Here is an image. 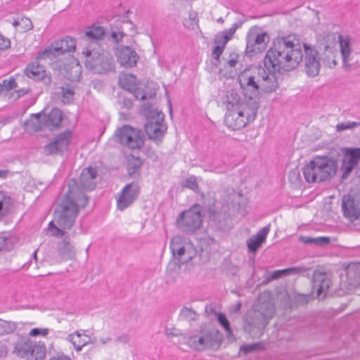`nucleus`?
Returning <instances> with one entry per match:
<instances>
[{
	"mask_svg": "<svg viewBox=\"0 0 360 360\" xmlns=\"http://www.w3.org/2000/svg\"><path fill=\"white\" fill-rule=\"evenodd\" d=\"M302 58L300 39L296 34H290L274 39L264 58V67L269 72L259 68L261 90L265 93L275 91L278 87L275 73L295 70Z\"/></svg>",
	"mask_w": 360,
	"mask_h": 360,
	"instance_id": "f257e3e1",
	"label": "nucleus"
},
{
	"mask_svg": "<svg viewBox=\"0 0 360 360\" xmlns=\"http://www.w3.org/2000/svg\"><path fill=\"white\" fill-rule=\"evenodd\" d=\"M86 205L87 199L79 192L76 182L71 180L65 198L58 204L55 210V220L58 226L53 221L49 224L52 236L63 237V241L58 245V254L63 259H72L75 255V246L70 236H75L76 232L73 231L68 233L65 230L72 228L79 210L84 208Z\"/></svg>",
	"mask_w": 360,
	"mask_h": 360,
	"instance_id": "f03ea898",
	"label": "nucleus"
},
{
	"mask_svg": "<svg viewBox=\"0 0 360 360\" xmlns=\"http://www.w3.org/2000/svg\"><path fill=\"white\" fill-rule=\"evenodd\" d=\"M276 311L270 292H264L258 297L253 308L244 317V330L252 338H259L274 317Z\"/></svg>",
	"mask_w": 360,
	"mask_h": 360,
	"instance_id": "7ed1b4c3",
	"label": "nucleus"
},
{
	"mask_svg": "<svg viewBox=\"0 0 360 360\" xmlns=\"http://www.w3.org/2000/svg\"><path fill=\"white\" fill-rule=\"evenodd\" d=\"M338 170V162L327 155H316L302 168L307 182L321 183L331 179Z\"/></svg>",
	"mask_w": 360,
	"mask_h": 360,
	"instance_id": "20e7f679",
	"label": "nucleus"
},
{
	"mask_svg": "<svg viewBox=\"0 0 360 360\" xmlns=\"http://www.w3.org/2000/svg\"><path fill=\"white\" fill-rule=\"evenodd\" d=\"M82 54L86 69L95 74H106L115 69L112 56L104 49H96L89 46L83 49Z\"/></svg>",
	"mask_w": 360,
	"mask_h": 360,
	"instance_id": "39448f33",
	"label": "nucleus"
},
{
	"mask_svg": "<svg viewBox=\"0 0 360 360\" xmlns=\"http://www.w3.org/2000/svg\"><path fill=\"white\" fill-rule=\"evenodd\" d=\"M143 112L147 118L144 129L148 139L153 141L157 145L160 144L167 129L164 122V114L153 109L150 104L143 105Z\"/></svg>",
	"mask_w": 360,
	"mask_h": 360,
	"instance_id": "423d86ee",
	"label": "nucleus"
},
{
	"mask_svg": "<svg viewBox=\"0 0 360 360\" xmlns=\"http://www.w3.org/2000/svg\"><path fill=\"white\" fill-rule=\"evenodd\" d=\"M259 68L245 70L238 75V80L243 89L244 97L250 100V104L256 103L259 108V89L260 88Z\"/></svg>",
	"mask_w": 360,
	"mask_h": 360,
	"instance_id": "0eeeda50",
	"label": "nucleus"
},
{
	"mask_svg": "<svg viewBox=\"0 0 360 360\" xmlns=\"http://www.w3.org/2000/svg\"><path fill=\"white\" fill-rule=\"evenodd\" d=\"M258 109L259 108L256 107V103H253L250 104L248 108L227 110L224 122L229 128L233 130H240L249 122L255 120Z\"/></svg>",
	"mask_w": 360,
	"mask_h": 360,
	"instance_id": "6e6552de",
	"label": "nucleus"
},
{
	"mask_svg": "<svg viewBox=\"0 0 360 360\" xmlns=\"http://www.w3.org/2000/svg\"><path fill=\"white\" fill-rule=\"evenodd\" d=\"M202 212L203 207L199 204L182 212L176 220L178 227L186 233H193L202 226L204 217Z\"/></svg>",
	"mask_w": 360,
	"mask_h": 360,
	"instance_id": "1a4fd4ad",
	"label": "nucleus"
},
{
	"mask_svg": "<svg viewBox=\"0 0 360 360\" xmlns=\"http://www.w3.org/2000/svg\"><path fill=\"white\" fill-rule=\"evenodd\" d=\"M63 119L61 110L57 108H53L48 114L41 112L37 114H32V118L25 122V125L32 127V130L34 131H41L44 127L50 130H54L57 128Z\"/></svg>",
	"mask_w": 360,
	"mask_h": 360,
	"instance_id": "9d476101",
	"label": "nucleus"
},
{
	"mask_svg": "<svg viewBox=\"0 0 360 360\" xmlns=\"http://www.w3.org/2000/svg\"><path fill=\"white\" fill-rule=\"evenodd\" d=\"M46 349L44 344L34 343L29 338L22 337L14 343L13 352L18 357L27 358V360H44Z\"/></svg>",
	"mask_w": 360,
	"mask_h": 360,
	"instance_id": "9b49d317",
	"label": "nucleus"
},
{
	"mask_svg": "<svg viewBox=\"0 0 360 360\" xmlns=\"http://www.w3.org/2000/svg\"><path fill=\"white\" fill-rule=\"evenodd\" d=\"M115 139L121 145L136 150L143 147L145 136L140 129L124 124L116 130Z\"/></svg>",
	"mask_w": 360,
	"mask_h": 360,
	"instance_id": "f8f14e48",
	"label": "nucleus"
},
{
	"mask_svg": "<svg viewBox=\"0 0 360 360\" xmlns=\"http://www.w3.org/2000/svg\"><path fill=\"white\" fill-rule=\"evenodd\" d=\"M270 37L258 26L252 27L246 35L245 53L249 57L262 53L266 48Z\"/></svg>",
	"mask_w": 360,
	"mask_h": 360,
	"instance_id": "ddd939ff",
	"label": "nucleus"
},
{
	"mask_svg": "<svg viewBox=\"0 0 360 360\" xmlns=\"http://www.w3.org/2000/svg\"><path fill=\"white\" fill-rule=\"evenodd\" d=\"M76 49V40L75 38L66 37L65 38L53 42L38 55L37 59H53L65 52L74 51Z\"/></svg>",
	"mask_w": 360,
	"mask_h": 360,
	"instance_id": "4468645a",
	"label": "nucleus"
},
{
	"mask_svg": "<svg viewBox=\"0 0 360 360\" xmlns=\"http://www.w3.org/2000/svg\"><path fill=\"white\" fill-rule=\"evenodd\" d=\"M300 44H301L300 42ZM302 45V44H300ZM304 62V71L308 77H315L319 75L321 68V62L319 52L314 46L304 43L301 46Z\"/></svg>",
	"mask_w": 360,
	"mask_h": 360,
	"instance_id": "2eb2a0df",
	"label": "nucleus"
},
{
	"mask_svg": "<svg viewBox=\"0 0 360 360\" xmlns=\"http://www.w3.org/2000/svg\"><path fill=\"white\" fill-rule=\"evenodd\" d=\"M97 170L94 167H89L87 168H84L79 176V186L77 181L75 179H71L68 181L66 188L65 190L64 195L61 198V200L65 198L66 192L68 190V184L71 180H74L77 186V188L79 192L87 199V202H89L88 197L84 193V191H92L96 186V179H97Z\"/></svg>",
	"mask_w": 360,
	"mask_h": 360,
	"instance_id": "dca6fc26",
	"label": "nucleus"
},
{
	"mask_svg": "<svg viewBox=\"0 0 360 360\" xmlns=\"http://www.w3.org/2000/svg\"><path fill=\"white\" fill-rule=\"evenodd\" d=\"M72 132L67 130L58 134L51 142L43 147V153L46 155H62L67 150L71 138Z\"/></svg>",
	"mask_w": 360,
	"mask_h": 360,
	"instance_id": "f3484780",
	"label": "nucleus"
},
{
	"mask_svg": "<svg viewBox=\"0 0 360 360\" xmlns=\"http://www.w3.org/2000/svg\"><path fill=\"white\" fill-rule=\"evenodd\" d=\"M170 249L174 257L177 259L181 264L188 263L197 254L196 249L190 243L181 245L178 241L172 240L170 243Z\"/></svg>",
	"mask_w": 360,
	"mask_h": 360,
	"instance_id": "a211bd4d",
	"label": "nucleus"
},
{
	"mask_svg": "<svg viewBox=\"0 0 360 360\" xmlns=\"http://www.w3.org/2000/svg\"><path fill=\"white\" fill-rule=\"evenodd\" d=\"M321 37L324 43L323 44V52L319 57L320 61L321 60L325 65L330 68H333L338 64L335 57L334 47L331 46L335 41V35L334 33H324Z\"/></svg>",
	"mask_w": 360,
	"mask_h": 360,
	"instance_id": "6ab92c4d",
	"label": "nucleus"
},
{
	"mask_svg": "<svg viewBox=\"0 0 360 360\" xmlns=\"http://www.w3.org/2000/svg\"><path fill=\"white\" fill-rule=\"evenodd\" d=\"M139 194V186L136 183L127 184L122 190L117 200V207L119 210H124L129 207Z\"/></svg>",
	"mask_w": 360,
	"mask_h": 360,
	"instance_id": "aec40b11",
	"label": "nucleus"
},
{
	"mask_svg": "<svg viewBox=\"0 0 360 360\" xmlns=\"http://www.w3.org/2000/svg\"><path fill=\"white\" fill-rule=\"evenodd\" d=\"M332 284L331 275L324 271H315L313 274L312 289L317 296L324 298L328 293Z\"/></svg>",
	"mask_w": 360,
	"mask_h": 360,
	"instance_id": "412c9836",
	"label": "nucleus"
},
{
	"mask_svg": "<svg viewBox=\"0 0 360 360\" xmlns=\"http://www.w3.org/2000/svg\"><path fill=\"white\" fill-rule=\"evenodd\" d=\"M342 210L344 216L354 221L360 218V202L351 194L345 195L342 198Z\"/></svg>",
	"mask_w": 360,
	"mask_h": 360,
	"instance_id": "4be33fe9",
	"label": "nucleus"
},
{
	"mask_svg": "<svg viewBox=\"0 0 360 360\" xmlns=\"http://www.w3.org/2000/svg\"><path fill=\"white\" fill-rule=\"evenodd\" d=\"M338 42L342 59V68L346 72H349L351 70L349 61L351 60L350 56L352 52V38L349 35L339 34Z\"/></svg>",
	"mask_w": 360,
	"mask_h": 360,
	"instance_id": "5701e85b",
	"label": "nucleus"
},
{
	"mask_svg": "<svg viewBox=\"0 0 360 360\" xmlns=\"http://www.w3.org/2000/svg\"><path fill=\"white\" fill-rule=\"evenodd\" d=\"M360 160V148H353L343 159L341 170L342 179H347L353 169L358 165Z\"/></svg>",
	"mask_w": 360,
	"mask_h": 360,
	"instance_id": "b1692460",
	"label": "nucleus"
},
{
	"mask_svg": "<svg viewBox=\"0 0 360 360\" xmlns=\"http://www.w3.org/2000/svg\"><path fill=\"white\" fill-rule=\"evenodd\" d=\"M139 58L136 52L129 46L122 47L117 54L118 62L125 68L136 66Z\"/></svg>",
	"mask_w": 360,
	"mask_h": 360,
	"instance_id": "393cba45",
	"label": "nucleus"
},
{
	"mask_svg": "<svg viewBox=\"0 0 360 360\" xmlns=\"http://www.w3.org/2000/svg\"><path fill=\"white\" fill-rule=\"evenodd\" d=\"M250 100H242L241 96L236 89H231L226 91L224 103L226 104L227 110L236 108H248L250 105Z\"/></svg>",
	"mask_w": 360,
	"mask_h": 360,
	"instance_id": "a878e982",
	"label": "nucleus"
},
{
	"mask_svg": "<svg viewBox=\"0 0 360 360\" xmlns=\"http://www.w3.org/2000/svg\"><path fill=\"white\" fill-rule=\"evenodd\" d=\"M200 332L207 348L217 349L222 342V335L215 328H200Z\"/></svg>",
	"mask_w": 360,
	"mask_h": 360,
	"instance_id": "bb28decb",
	"label": "nucleus"
},
{
	"mask_svg": "<svg viewBox=\"0 0 360 360\" xmlns=\"http://www.w3.org/2000/svg\"><path fill=\"white\" fill-rule=\"evenodd\" d=\"M269 230V226H264L247 240V246L250 252L255 253L258 250L262 243L265 242Z\"/></svg>",
	"mask_w": 360,
	"mask_h": 360,
	"instance_id": "cd10ccee",
	"label": "nucleus"
},
{
	"mask_svg": "<svg viewBox=\"0 0 360 360\" xmlns=\"http://www.w3.org/2000/svg\"><path fill=\"white\" fill-rule=\"evenodd\" d=\"M37 60H39L37 59ZM25 72L29 78L34 80H46L44 68L39 63V61L28 64Z\"/></svg>",
	"mask_w": 360,
	"mask_h": 360,
	"instance_id": "c85d7f7f",
	"label": "nucleus"
},
{
	"mask_svg": "<svg viewBox=\"0 0 360 360\" xmlns=\"http://www.w3.org/2000/svg\"><path fill=\"white\" fill-rule=\"evenodd\" d=\"M345 271L349 285L352 288L360 286V263L349 264Z\"/></svg>",
	"mask_w": 360,
	"mask_h": 360,
	"instance_id": "c756f323",
	"label": "nucleus"
},
{
	"mask_svg": "<svg viewBox=\"0 0 360 360\" xmlns=\"http://www.w3.org/2000/svg\"><path fill=\"white\" fill-rule=\"evenodd\" d=\"M90 338L84 335L79 331H75L73 334L68 336V340L73 345L77 351H81L82 347L87 345L89 342Z\"/></svg>",
	"mask_w": 360,
	"mask_h": 360,
	"instance_id": "7c9ffc66",
	"label": "nucleus"
},
{
	"mask_svg": "<svg viewBox=\"0 0 360 360\" xmlns=\"http://www.w3.org/2000/svg\"><path fill=\"white\" fill-rule=\"evenodd\" d=\"M13 206L11 198L5 192L0 191V219H2L10 212Z\"/></svg>",
	"mask_w": 360,
	"mask_h": 360,
	"instance_id": "2f4dec72",
	"label": "nucleus"
},
{
	"mask_svg": "<svg viewBox=\"0 0 360 360\" xmlns=\"http://www.w3.org/2000/svg\"><path fill=\"white\" fill-rule=\"evenodd\" d=\"M299 241L304 244H314L317 246L325 247L330 244V238L328 236L312 238L307 236H300L299 237Z\"/></svg>",
	"mask_w": 360,
	"mask_h": 360,
	"instance_id": "473e14b6",
	"label": "nucleus"
},
{
	"mask_svg": "<svg viewBox=\"0 0 360 360\" xmlns=\"http://www.w3.org/2000/svg\"><path fill=\"white\" fill-rule=\"evenodd\" d=\"M187 344L197 351H202L207 348L200 330L197 335L189 336L187 339Z\"/></svg>",
	"mask_w": 360,
	"mask_h": 360,
	"instance_id": "72a5a7b5",
	"label": "nucleus"
},
{
	"mask_svg": "<svg viewBox=\"0 0 360 360\" xmlns=\"http://www.w3.org/2000/svg\"><path fill=\"white\" fill-rule=\"evenodd\" d=\"M120 84L122 89L131 91L136 86V76L132 74L122 73L120 77Z\"/></svg>",
	"mask_w": 360,
	"mask_h": 360,
	"instance_id": "f704fd0d",
	"label": "nucleus"
},
{
	"mask_svg": "<svg viewBox=\"0 0 360 360\" xmlns=\"http://www.w3.org/2000/svg\"><path fill=\"white\" fill-rule=\"evenodd\" d=\"M105 29L103 27L100 25H92L86 30L84 34L85 37L89 39L98 40L102 39L105 34Z\"/></svg>",
	"mask_w": 360,
	"mask_h": 360,
	"instance_id": "c9c22d12",
	"label": "nucleus"
},
{
	"mask_svg": "<svg viewBox=\"0 0 360 360\" xmlns=\"http://www.w3.org/2000/svg\"><path fill=\"white\" fill-rule=\"evenodd\" d=\"M179 317L187 321H195L198 318V314L195 311L187 307H183L179 312Z\"/></svg>",
	"mask_w": 360,
	"mask_h": 360,
	"instance_id": "e433bc0d",
	"label": "nucleus"
},
{
	"mask_svg": "<svg viewBox=\"0 0 360 360\" xmlns=\"http://www.w3.org/2000/svg\"><path fill=\"white\" fill-rule=\"evenodd\" d=\"M264 349L263 342H258L256 343L243 345L240 347V352L243 354H248L255 351H262Z\"/></svg>",
	"mask_w": 360,
	"mask_h": 360,
	"instance_id": "4c0bfd02",
	"label": "nucleus"
},
{
	"mask_svg": "<svg viewBox=\"0 0 360 360\" xmlns=\"http://www.w3.org/2000/svg\"><path fill=\"white\" fill-rule=\"evenodd\" d=\"M285 271H286L285 269H284L276 270L272 273H269L267 275V276L264 278V280L262 281V284L266 285L269 283H270L271 281L276 280L281 277L287 276V274H286Z\"/></svg>",
	"mask_w": 360,
	"mask_h": 360,
	"instance_id": "58836bf2",
	"label": "nucleus"
},
{
	"mask_svg": "<svg viewBox=\"0 0 360 360\" xmlns=\"http://www.w3.org/2000/svg\"><path fill=\"white\" fill-rule=\"evenodd\" d=\"M62 101L64 103H69L74 98V89L68 86L61 87Z\"/></svg>",
	"mask_w": 360,
	"mask_h": 360,
	"instance_id": "ea45409f",
	"label": "nucleus"
},
{
	"mask_svg": "<svg viewBox=\"0 0 360 360\" xmlns=\"http://www.w3.org/2000/svg\"><path fill=\"white\" fill-rule=\"evenodd\" d=\"M141 166V162L139 159L133 162H129L127 167L128 174L131 177L135 178L139 175V171Z\"/></svg>",
	"mask_w": 360,
	"mask_h": 360,
	"instance_id": "a19ab883",
	"label": "nucleus"
},
{
	"mask_svg": "<svg viewBox=\"0 0 360 360\" xmlns=\"http://www.w3.org/2000/svg\"><path fill=\"white\" fill-rule=\"evenodd\" d=\"M291 301L292 304L296 307L304 305L309 302V295L295 293L291 299Z\"/></svg>",
	"mask_w": 360,
	"mask_h": 360,
	"instance_id": "79ce46f5",
	"label": "nucleus"
},
{
	"mask_svg": "<svg viewBox=\"0 0 360 360\" xmlns=\"http://www.w3.org/2000/svg\"><path fill=\"white\" fill-rule=\"evenodd\" d=\"M360 127V122L347 121L345 122L338 123L335 128L338 132H340L347 129H353Z\"/></svg>",
	"mask_w": 360,
	"mask_h": 360,
	"instance_id": "37998d69",
	"label": "nucleus"
},
{
	"mask_svg": "<svg viewBox=\"0 0 360 360\" xmlns=\"http://www.w3.org/2000/svg\"><path fill=\"white\" fill-rule=\"evenodd\" d=\"M217 321H218L219 323L226 330L228 335H229L230 334L232 333L231 326H230V323L228 321V319L224 314L219 313L217 314Z\"/></svg>",
	"mask_w": 360,
	"mask_h": 360,
	"instance_id": "c03bdc74",
	"label": "nucleus"
},
{
	"mask_svg": "<svg viewBox=\"0 0 360 360\" xmlns=\"http://www.w3.org/2000/svg\"><path fill=\"white\" fill-rule=\"evenodd\" d=\"M125 35L122 27H116L115 28H111L110 37L115 43H119Z\"/></svg>",
	"mask_w": 360,
	"mask_h": 360,
	"instance_id": "a18cd8bd",
	"label": "nucleus"
},
{
	"mask_svg": "<svg viewBox=\"0 0 360 360\" xmlns=\"http://www.w3.org/2000/svg\"><path fill=\"white\" fill-rule=\"evenodd\" d=\"M311 269L305 266H292L285 269L287 276L289 275H305V273L309 271Z\"/></svg>",
	"mask_w": 360,
	"mask_h": 360,
	"instance_id": "49530a36",
	"label": "nucleus"
},
{
	"mask_svg": "<svg viewBox=\"0 0 360 360\" xmlns=\"http://www.w3.org/2000/svg\"><path fill=\"white\" fill-rule=\"evenodd\" d=\"M242 25V22H238L233 24L231 27L228 30H224V31L219 32L224 38H229V41L231 39V37L234 34L236 30L240 27Z\"/></svg>",
	"mask_w": 360,
	"mask_h": 360,
	"instance_id": "de8ad7c7",
	"label": "nucleus"
},
{
	"mask_svg": "<svg viewBox=\"0 0 360 360\" xmlns=\"http://www.w3.org/2000/svg\"><path fill=\"white\" fill-rule=\"evenodd\" d=\"M0 85L2 87V91H8L17 87L15 79L13 77L9 79H4L1 84L0 83Z\"/></svg>",
	"mask_w": 360,
	"mask_h": 360,
	"instance_id": "09e8293b",
	"label": "nucleus"
},
{
	"mask_svg": "<svg viewBox=\"0 0 360 360\" xmlns=\"http://www.w3.org/2000/svg\"><path fill=\"white\" fill-rule=\"evenodd\" d=\"M13 329L10 322L0 319V336L11 333Z\"/></svg>",
	"mask_w": 360,
	"mask_h": 360,
	"instance_id": "8fccbe9b",
	"label": "nucleus"
},
{
	"mask_svg": "<svg viewBox=\"0 0 360 360\" xmlns=\"http://www.w3.org/2000/svg\"><path fill=\"white\" fill-rule=\"evenodd\" d=\"M183 186L184 187L192 189L193 191H195L198 188V184L197 182L196 177L195 176H191L187 178L184 183Z\"/></svg>",
	"mask_w": 360,
	"mask_h": 360,
	"instance_id": "3c124183",
	"label": "nucleus"
},
{
	"mask_svg": "<svg viewBox=\"0 0 360 360\" xmlns=\"http://www.w3.org/2000/svg\"><path fill=\"white\" fill-rule=\"evenodd\" d=\"M131 91L133 92V94L136 99L144 101L148 97H149V98L152 97L151 94H150L149 96H148V95L146 92H143V90H141L139 88H136V87H134V90H132Z\"/></svg>",
	"mask_w": 360,
	"mask_h": 360,
	"instance_id": "603ef678",
	"label": "nucleus"
},
{
	"mask_svg": "<svg viewBox=\"0 0 360 360\" xmlns=\"http://www.w3.org/2000/svg\"><path fill=\"white\" fill-rule=\"evenodd\" d=\"M20 23L21 25L20 26L21 27V32H27L32 29V22L30 18H22L20 19Z\"/></svg>",
	"mask_w": 360,
	"mask_h": 360,
	"instance_id": "864d4df0",
	"label": "nucleus"
},
{
	"mask_svg": "<svg viewBox=\"0 0 360 360\" xmlns=\"http://www.w3.org/2000/svg\"><path fill=\"white\" fill-rule=\"evenodd\" d=\"M229 41V38H224L221 34L218 33L214 39V44L217 46L225 48L226 44Z\"/></svg>",
	"mask_w": 360,
	"mask_h": 360,
	"instance_id": "5fc2aeb1",
	"label": "nucleus"
},
{
	"mask_svg": "<svg viewBox=\"0 0 360 360\" xmlns=\"http://www.w3.org/2000/svg\"><path fill=\"white\" fill-rule=\"evenodd\" d=\"M49 333V329L48 328H32L30 333H29V335L30 336H37V335H46Z\"/></svg>",
	"mask_w": 360,
	"mask_h": 360,
	"instance_id": "6e6d98bb",
	"label": "nucleus"
},
{
	"mask_svg": "<svg viewBox=\"0 0 360 360\" xmlns=\"http://www.w3.org/2000/svg\"><path fill=\"white\" fill-rule=\"evenodd\" d=\"M188 19L191 20V24L189 27H192V29H194L195 26L198 25V18L197 13L194 11H191L188 14Z\"/></svg>",
	"mask_w": 360,
	"mask_h": 360,
	"instance_id": "4d7b16f0",
	"label": "nucleus"
},
{
	"mask_svg": "<svg viewBox=\"0 0 360 360\" xmlns=\"http://www.w3.org/2000/svg\"><path fill=\"white\" fill-rule=\"evenodd\" d=\"M226 171V167L224 164L212 165V172L217 174H223Z\"/></svg>",
	"mask_w": 360,
	"mask_h": 360,
	"instance_id": "13d9d810",
	"label": "nucleus"
},
{
	"mask_svg": "<svg viewBox=\"0 0 360 360\" xmlns=\"http://www.w3.org/2000/svg\"><path fill=\"white\" fill-rule=\"evenodd\" d=\"M205 312L208 315H214L217 316V314H219V312L217 311L216 306L214 304H207L205 306Z\"/></svg>",
	"mask_w": 360,
	"mask_h": 360,
	"instance_id": "bf43d9fd",
	"label": "nucleus"
},
{
	"mask_svg": "<svg viewBox=\"0 0 360 360\" xmlns=\"http://www.w3.org/2000/svg\"><path fill=\"white\" fill-rule=\"evenodd\" d=\"M224 49V48H222L221 46L216 45L214 47V49L212 53L213 58L215 60H218L219 59V57H220L221 54L222 53Z\"/></svg>",
	"mask_w": 360,
	"mask_h": 360,
	"instance_id": "052dcab7",
	"label": "nucleus"
},
{
	"mask_svg": "<svg viewBox=\"0 0 360 360\" xmlns=\"http://www.w3.org/2000/svg\"><path fill=\"white\" fill-rule=\"evenodd\" d=\"M145 153L148 158H150L153 160H155L157 158L155 152L154 150H151L150 148H146Z\"/></svg>",
	"mask_w": 360,
	"mask_h": 360,
	"instance_id": "680f3d73",
	"label": "nucleus"
},
{
	"mask_svg": "<svg viewBox=\"0 0 360 360\" xmlns=\"http://www.w3.org/2000/svg\"><path fill=\"white\" fill-rule=\"evenodd\" d=\"M7 238L4 236H0V250L5 248Z\"/></svg>",
	"mask_w": 360,
	"mask_h": 360,
	"instance_id": "e2e57ef3",
	"label": "nucleus"
},
{
	"mask_svg": "<svg viewBox=\"0 0 360 360\" xmlns=\"http://www.w3.org/2000/svg\"><path fill=\"white\" fill-rule=\"evenodd\" d=\"M202 242L206 243L209 245L216 243V240H214V238H213L212 237H207V238H204L202 240Z\"/></svg>",
	"mask_w": 360,
	"mask_h": 360,
	"instance_id": "0e129e2a",
	"label": "nucleus"
},
{
	"mask_svg": "<svg viewBox=\"0 0 360 360\" xmlns=\"http://www.w3.org/2000/svg\"><path fill=\"white\" fill-rule=\"evenodd\" d=\"M7 354V348L4 345H0V357L5 356Z\"/></svg>",
	"mask_w": 360,
	"mask_h": 360,
	"instance_id": "69168bd1",
	"label": "nucleus"
},
{
	"mask_svg": "<svg viewBox=\"0 0 360 360\" xmlns=\"http://www.w3.org/2000/svg\"><path fill=\"white\" fill-rule=\"evenodd\" d=\"M123 105L127 108L131 109L132 108V102L130 99H124L123 101Z\"/></svg>",
	"mask_w": 360,
	"mask_h": 360,
	"instance_id": "338daca9",
	"label": "nucleus"
},
{
	"mask_svg": "<svg viewBox=\"0 0 360 360\" xmlns=\"http://www.w3.org/2000/svg\"><path fill=\"white\" fill-rule=\"evenodd\" d=\"M236 58H237V56H236ZM227 63L229 64V65L230 67L233 68L236 66V65L237 63V59L232 58L231 59H230L227 61Z\"/></svg>",
	"mask_w": 360,
	"mask_h": 360,
	"instance_id": "774afa93",
	"label": "nucleus"
}]
</instances>
